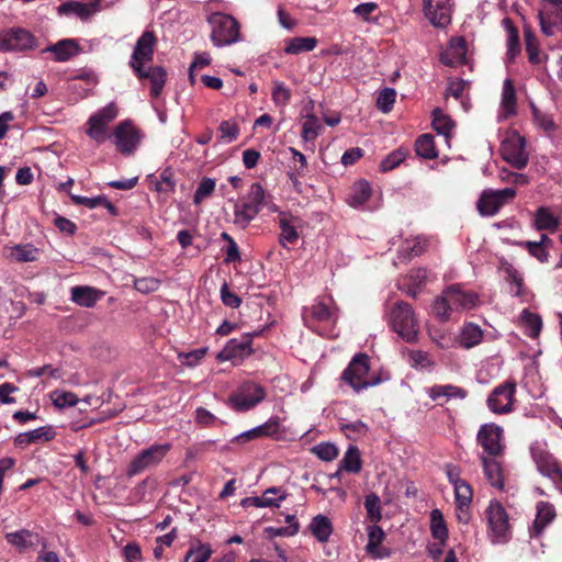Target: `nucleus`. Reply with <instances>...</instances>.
<instances>
[{"label":"nucleus","instance_id":"1","mask_svg":"<svg viewBox=\"0 0 562 562\" xmlns=\"http://www.w3.org/2000/svg\"><path fill=\"white\" fill-rule=\"evenodd\" d=\"M390 324L393 330L405 341L414 342L417 340L419 326L412 306L403 301H398L389 313Z\"/></svg>","mask_w":562,"mask_h":562},{"label":"nucleus","instance_id":"2","mask_svg":"<svg viewBox=\"0 0 562 562\" xmlns=\"http://www.w3.org/2000/svg\"><path fill=\"white\" fill-rule=\"evenodd\" d=\"M369 357L366 353L356 355L342 372V380L356 393L380 384L378 376H369Z\"/></svg>","mask_w":562,"mask_h":562},{"label":"nucleus","instance_id":"3","mask_svg":"<svg viewBox=\"0 0 562 562\" xmlns=\"http://www.w3.org/2000/svg\"><path fill=\"white\" fill-rule=\"evenodd\" d=\"M207 21L212 27L211 41L215 46H227L240 40L239 23L232 15L214 12Z\"/></svg>","mask_w":562,"mask_h":562},{"label":"nucleus","instance_id":"4","mask_svg":"<svg viewBox=\"0 0 562 562\" xmlns=\"http://www.w3.org/2000/svg\"><path fill=\"white\" fill-rule=\"evenodd\" d=\"M265 201V189L260 183H252L246 201L234 206V224L245 228L258 215Z\"/></svg>","mask_w":562,"mask_h":562},{"label":"nucleus","instance_id":"5","mask_svg":"<svg viewBox=\"0 0 562 562\" xmlns=\"http://www.w3.org/2000/svg\"><path fill=\"white\" fill-rule=\"evenodd\" d=\"M170 448L171 446L169 443H160L143 449L131 460L126 468V475L133 477L147 470L157 468L162 462Z\"/></svg>","mask_w":562,"mask_h":562},{"label":"nucleus","instance_id":"6","mask_svg":"<svg viewBox=\"0 0 562 562\" xmlns=\"http://www.w3.org/2000/svg\"><path fill=\"white\" fill-rule=\"evenodd\" d=\"M266 389L254 382L246 381L229 396V404L236 412H247L266 398Z\"/></svg>","mask_w":562,"mask_h":562},{"label":"nucleus","instance_id":"7","mask_svg":"<svg viewBox=\"0 0 562 562\" xmlns=\"http://www.w3.org/2000/svg\"><path fill=\"white\" fill-rule=\"evenodd\" d=\"M486 518L490 527V538L493 543H505L510 538L508 516L498 501H492L486 508Z\"/></svg>","mask_w":562,"mask_h":562},{"label":"nucleus","instance_id":"8","mask_svg":"<svg viewBox=\"0 0 562 562\" xmlns=\"http://www.w3.org/2000/svg\"><path fill=\"white\" fill-rule=\"evenodd\" d=\"M119 109L114 102H110L88 120L87 135L97 143H103L108 137V125L116 119Z\"/></svg>","mask_w":562,"mask_h":562},{"label":"nucleus","instance_id":"9","mask_svg":"<svg viewBox=\"0 0 562 562\" xmlns=\"http://www.w3.org/2000/svg\"><path fill=\"white\" fill-rule=\"evenodd\" d=\"M259 331L246 333L239 338H232L225 347L217 353L216 359L221 362L233 361L240 362L252 352V338L258 336Z\"/></svg>","mask_w":562,"mask_h":562},{"label":"nucleus","instance_id":"10","mask_svg":"<svg viewBox=\"0 0 562 562\" xmlns=\"http://www.w3.org/2000/svg\"><path fill=\"white\" fill-rule=\"evenodd\" d=\"M514 188H505L502 190H484L477 200L476 207L481 215H495L508 201L516 196Z\"/></svg>","mask_w":562,"mask_h":562},{"label":"nucleus","instance_id":"11","mask_svg":"<svg viewBox=\"0 0 562 562\" xmlns=\"http://www.w3.org/2000/svg\"><path fill=\"white\" fill-rule=\"evenodd\" d=\"M525 146V138L517 132L508 133L501 146L503 159L517 169L526 167L529 157Z\"/></svg>","mask_w":562,"mask_h":562},{"label":"nucleus","instance_id":"12","mask_svg":"<svg viewBox=\"0 0 562 562\" xmlns=\"http://www.w3.org/2000/svg\"><path fill=\"white\" fill-rule=\"evenodd\" d=\"M516 394V383L506 381L496 386L487 397V407L491 412L498 415L512 413L514 411Z\"/></svg>","mask_w":562,"mask_h":562},{"label":"nucleus","instance_id":"13","mask_svg":"<svg viewBox=\"0 0 562 562\" xmlns=\"http://www.w3.org/2000/svg\"><path fill=\"white\" fill-rule=\"evenodd\" d=\"M157 38L153 31H145L137 40L130 66L136 75H143V67L151 63Z\"/></svg>","mask_w":562,"mask_h":562},{"label":"nucleus","instance_id":"14","mask_svg":"<svg viewBox=\"0 0 562 562\" xmlns=\"http://www.w3.org/2000/svg\"><path fill=\"white\" fill-rule=\"evenodd\" d=\"M312 319L319 325H311L313 330L324 337L335 336L333 325L336 322V313L330 306V300H319L311 307Z\"/></svg>","mask_w":562,"mask_h":562},{"label":"nucleus","instance_id":"15","mask_svg":"<svg viewBox=\"0 0 562 562\" xmlns=\"http://www.w3.org/2000/svg\"><path fill=\"white\" fill-rule=\"evenodd\" d=\"M477 442L487 457H499L504 451L503 428L496 424H484L477 431Z\"/></svg>","mask_w":562,"mask_h":562},{"label":"nucleus","instance_id":"16","mask_svg":"<svg viewBox=\"0 0 562 562\" xmlns=\"http://www.w3.org/2000/svg\"><path fill=\"white\" fill-rule=\"evenodd\" d=\"M35 46L34 36L23 29H10L0 33V52H24Z\"/></svg>","mask_w":562,"mask_h":562},{"label":"nucleus","instance_id":"17","mask_svg":"<svg viewBox=\"0 0 562 562\" xmlns=\"http://www.w3.org/2000/svg\"><path fill=\"white\" fill-rule=\"evenodd\" d=\"M113 136L117 150L124 155L134 154L142 138L139 131L130 121L121 122Z\"/></svg>","mask_w":562,"mask_h":562},{"label":"nucleus","instance_id":"18","mask_svg":"<svg viewBox=\"0 0 562 562\" xmlns=\"http://www.w3.org/2000/svg\"><path fill=\"white\" fill-rule=\"evenodd\" d=\"M452 0H423V11L436 27H445L451 21Z\"/></svg>","mask_w":562,"mask_h":562},{"label":"nucleus","instance_id":"19","mask_svg":"<svg viewBox=\"0 0 562 562\" xmlns=\"http://www.w3.org/2000/svg\"><path fill=\"white\" fill-rule=\"evenodd\" d=\"M453 312L472 310L479 305V296L472 291H465L460 284H452L445 290Z\"/></svg>","mask_w":562,"mask_h":562},{"label":"nucleus","instance_id":"20","mask_svg":"<svg viewBox=\"0 0 562 562\" xmlns=\"http://www.w3.org/2000/svg\"><path fill=\"white\" fill-rule=\"evenodd\" d=\"M279 243L283 248H290L299 239L297 228L301 226V220L291 213L280 212L279 213Z\"/></svg>","mask_w":562,"mask_h":562},{"label":"nucleus","instance_id":"21","mask_svg":"<svg viewBox=\"0 0 562 562\" xmlns=\"http://www.w3.org/2000/svg\"><path fill=\"white\" fill-rule=\"evenodd\" d=\"M532 459L537 464L538 471L550 480L557 477L562 472L558 461L543 447L533 445L530 448Z\"/></svg>","mask_w":562,"mask_h":562},{"label":"nucleus","instance_id":"22","mask_svg":"<svg viewBox=\"0 0 562 562\" xmlns=\"http://www.w3.org/2000/svg\"><path fill=\"white\" fill-rule=\"evenodd\" d=\"M286 494L281 487H269L261 496L247 497L241 501L244 507L255 506L258 508L280 506V503L285 498Z\"/></svg>","mask_w":562,"mask_h":562},{"label":"nucleus","instance_id":"23","mask_svg":"<svg viewBox=\"0 0 562 562\" xmlns=\"http://www.w3.org/2000/svg\"><path fill=\"white\" fill-rule=\"evenodd\" d=\"M483 472L487 482L497 490L504 488L503 469L497 457L480 454Z\"/></svg>","mask_w":562,"mask_h":562},{"label":"nucleus","instance_id":"24","mask_svg":"<svg viewBox=\"0 0 562 562\" xmlns=\"http://www.w3.org/2000/svg\"><path fill=\"white\" fill-rule=\"evenodd\" d=\"M467 43L462 37L452 38L441 53L440 59L445 65L459 66L465 63Z\"/></svg>","mask_w":562,"mask_h":562},{"label":"nucleus","instance_id":"25","mask_svg":"<svg viewBox=\"0 0 562 562\" xmlns=\"http://www.w3.org/2000/svg\"><path fill=\"white\" fill-rule=\"evenodd\" d=\"M516 91L510 79H506L503 83L502 100L498 111V121H505L516 114Z\"/></svg>","mask_w":562,"mask_h":562},{"label":"nucleus","instance_id":"26","mask_svg":"<svg viewBox=\"0 0 562 562\" xmlns=\"http://www.w3.org/2000/svg\"><path fill=\"white\" fill-rule=\"evenodd\" d=\"M70 292L71 301L83 307H93L104 295L103 291L88 285L74 286Z\"/></svg>","mask_w":562,"mask_h":562},{"label":"nucleus","instance_id":"27","mask_svg":"<svg viewBox=\"0 0 562 562\" xmlns=\"http://www.w3.org/2000/svg\"><path fill=\"white\" fill-rule=\"evenodd\" d=\"M368 543L366 546V551L373 558H384L387 555V552L384 548L381 547L382 541L385 538V533L381 527L373 524L368 526Z\"/></svg>","mask_w":562,"mask_h":562},{"label":"nucleus","instance_id":"28","mask_svg":"<svg viewBox=\"0 0 562 562\" xmlns=\"http://www.w3.org/2000/svg\"><path fill=\"white\" fill-rule=\"evenodd\" d=\"M280 423L278 417H271L262 425H259L252 429L244 431L243 434L235 437V441L252 440L259 437L273 436L279 431Z\"/></svg>","mask_w":562,"mask_h":562},{"label":"nucleus","instance_id":"29","mask_svg":"<svg viewBox=\"0 0 562 562\" xmlns=\"http://www.w3.org/2000/svg\"><path fill=\"white\" fill-rule=\"evenodd\" d=\"M426 392L432 401L443 398L446 402L452 398L464 400L468 395L464 389L452 384L434 385L428 387Z\"/></svg>","mask_w":562,"mask_h":562},{"label":"nucleus","instance_id":"30","mask_svg":"<svg viewBox=\"0 0 562 562\" xmlns=\"http://www.w3.org/2000/svg\"><path fill=\"white\" fill-rule=\"evenodd\" d=\"M79 50L78 44L75 40L66 38L57 42L56 44L49 45L44 52H50L54 54V60L58 63L68 61Z\"/></svg>","mask_w":562,"mask_h":562},{"label":"nucleus","instance_id":"31","mask_svg":"<svg viewBox=\"0 0 562 562\" xmlns=\"http://www.w3.org/2000/svg\"><path fill=\"white\" fill-rule=\"evenodd\" d=\"M59 14L76 15L81 20H88L97 12L95 3H86L79 1H68L57 8Z\"/></svg>","mask_w":562,"mask_h":562},{"label":"nucleus","instance_id":"32","mask_svg":"<svg viewBox=\"0 0 562 562\" xmlns=\"http://www.w3.org/2000/svg\"><path fill=\"white\" fill-rule=\"evenodd\" d=\"M9 544L15 547L19 551H25L33 548L38 541V535L27 529H21L5 535Z\"/></svg>","mask_w":562,"mask_h":562},{"label":"nucleus","instance_id":"33","mask_svg":"<svg viewBox=\"0 0 562 562\" xmlns=\"http://www.w3.org/2000/svg\"><path fill=\"white\" fill-rule=\"evenodd\" d=\"M372 194L371 186L366 180H359L353 183L347 199V203L355 209H360L370 199Z\"/></svg>","mask_w":562,"mask_h":562},{"label":"nucleus","instance_id":"34","mask_svg":"<svg viewBox=\"0 0 562 562\" xmlns=\"http://www.w3.org/2000/svg\"><path fill=\"white\" fill-rule=\"evenodd\" d=\"M560 218L549 207H539L533 215V226L537 231H549L551 233L559 228Z\"/></svg>","mask_w":562,"mask_h":562},{"label":"nucleus","instance_id":"35","mask_svg":"<svg viewBox=\"0 0 562 562\" xmlns=\"http://www.w3.org/2000/svg\"><path fill=\"white\" fill-rule=\"evenodd\" d=\"M432 126L439 135L443 136L446 144L450 146L454 122L440 109H435L432 112Z\"/></svg>","mask_w":562,"mask_h":562},{"label":"nucleus","instance_id":"36","mask_svg":"<svg viewBox=\"0 0 562 562\" xmlns=\"http://www.w3.org/2000/svg\"><path fill=\"white\" fill-rule=\"evenodd\" d=\"M312 535L322 543L327 542L333 533V524L325 515L315 516L310 526Z\"/></svg>","mask_w":562,"mask_h":562},{"label":"nucleus","instance_id":"37","mask_svg":"<svg viewBox=\"0 0 562 562\" xmlns=\"http://www.w3.org/2000/svg\"><path fill=\"white\" fill-rule=\"evenodd\" d=\"M555 517L554 507L546 502H539L537 504V515L533 521V531L536 535H540L543 529L552 522Z\"/></svg>","mask_w":562,"mask_h":562},{"label":"nucleus","instance_id":"38","mask_svg":"<svg viewBox=\"0 0 562 562\" xmlns=\"http://www.w3.org/2000/svg\"><path fill=\"white\" fill-rule=\"evenodd\" d=\"M138 78H148L151 83L150 93L158 97L165 86L166 71L161 67H143V75H136Z\"/></svg>","mask_w":562,"mask_h":562},{"label":"nucleus","instance_id":"39","mask_svg":"<svg viewBox=\"0 0 562 562\" xmlns=\"http://www.w3.org/2000/svg\"><path fill=\"white\" fill-rule=\"evenodd\" d=\"M483 337V330L473 323L465 324L459 335V344L463 348L470 349L479 345Z\"/></svg>","mask_w":562,"mask_h":562},{"label":"nucleus","instance_id":"40","mask_svg":"<svg viewBox=\"0 0 562 562\" xmlns=\"http://www.w3.org/2000/svg\"><path fill=\"white\" fill-rule=\"evenodd\" d=\"M40 249L31 244L14 245L10 249V258L19 262H32L38 259Z\"/></svg>","mask_w":562,"mask_h":562},{"label":"nucleus","instance_id":"41","mask_svg":"<svg viewBox=\"0 0 562 562\" xmlns=\"http://www.w3.org/2000/svg\"><path fill=\"white\" fill-rule=\"evenodd\" d=\"M317 45L315 37H293L286 42L284 53L289 55H299L304 52H312Z\"/></svg>","mask_w":562,"mask_h":562},{"label":"nucleus","instance_id":"42","mask_svg":"<svg viewBox=\"0 0 562 562\" xmlns=\"http://www.w3.org/2000/svg\"><path fill=\"white\" fill-rule=\"evenodd\" d=\"M506 281L510 283V292L515 296L522 295L524 278L521 273L509 262L502 263Z\"/></svg>","mask_w":562,"mask_h":562},{"label":"nucleus","instance_id":"43","mask_svg":"<svg viewBox=\"0 0 562 562\" xmlns=\"http://www.w3.org/2000/svg\"><path fill=\"white\" fill-rule=\"evenodd\" d=\"M361 468L362 461L360 458L359 449L355 446H350L340 461L339 470L349 473H358L360 472Z\"/></svg>","mask_w":562,"mask_h":562},{"label":"nucleus","instance_id":"44","mask_svg":"<svg viewBox=\"0 0 562 562\" xmlns=\"http://www.w3.org/2000/svg\"><path fill=\"white\" fill-rule=\"evenodd\" d=\"M430 530L436 540L441 541V544L446 543L449 533L443 516L439 509H432L430 513Z\"/></svg>","mask_w":562,"mask_h":562},{"label":"nucleus","instance_id":"45","mask_svg":"<svg viewBox=\"0 0 562 562\" xmlns=\"http://www.w3.org/2000/svg\"><path fill=\"white\" fill-rule=\"evenodd\" d=\"M520 319L525 326V334L531 338H536L542 328V321L538 314L524 310Z\"/></svg>","mask_w":562,"mask_h":562},{"label":"nucleus","instance_id":"46","mask_svg":"<svg viewBox=\"0 0 562 562\" xmlns=\"http://www.w3.org/2000/svg\"><path fill=\"white\" fill-rule=\"evenodd\" d=\"M416 154L426 159H434L438 156L434 137L429 134L419 136L415 143Z\"/></svg>","mask_w":562,"mask_h":562},{"label":"nucleus","instance_id":"47","mask_svg":"<svg viewBox=\"0 0 562 562\" xmlns=\"http://www.w3.org/2000/svg\"><path fill=\"white\" fill-rule=\"evenodd\" d=\"M408 361L417 370H431L435 366L432 357L423 350L408 351Z\"/></svg>","mask_w":562,"mask_h":562},{"label":"nucleus","instance_id":"48","mask_svg":"<svg viewBox=\"0 0 562 562\" xmlns=\"http://www.w3.org/2000/svg\"><path fill=\"white\" fill-rule=\"evenodd\" d=\"M322 124L319 120L314 115L310 114L303 121L301 136L304 142H313L319 134Z\"/></svg>","mask_w":562,"mask_h":562},{"label":"nucleus","instance_id":"49","mask_svg":"<svg viewBox=\"0 0 562 562\" xmlns=\"http://www.w3.org/2000/svg\"><path fill=\"white\" fill-rule=\"evenodd\" d=\"M213 553V550L207 543H198L196 546H191L188 550L183 562H188L192 559V562H207Z\"/></svg>","mask_w":562,"mask_h":562},{"label":"nucleus","instance_id":"50","mask_svg":"<svg viewBox=\"0 0 562 562\" xmlns=\"http://www.w3.org/2000/svg\"><path fill=\"white\" fill-rule=\"evenodd\" d=\"M503 24L506 26L508 38H507V56L509 59H514L519 53V36L517 29L512 24L509 19H504Z\"/></svg>","mask_w":562,"mask_h":562},{"label":"nucleus","instance_id":"51","mask_svg":"<svg viewBox=\"0 0 562 562\" xmlns=\"http://www.w3.org/2000/svg\"><path fill=\"white\" fill-rule=\"evenodd\" d=\"M431 308L434 315L442 322L448 321L450 318L451 313L453 312L450 302H448V297L445 291L440 296L436 297Z\"/></svg>","mask_w":562,"mask_h":562},{"label":"nucleus","instance_id":"52","mask_svg":"<svg viewBox=\"0 0 562 562\" xmlns=\"http://www.w3.org/2000/svg\"><path fill=\"white\" fill-rule=\"evenodd\" d=\"M364 507L367 510V517L371 522L376 524L381 520V501L376 494L371 493L366 496Z\"/></svg>","mask_w":562,"mask_h":562},{"label":"nucleus","instance_id":"53","mask_svg":"<svg viewBox=\"0 0 562 562\" xmlns=\"http://www.w3.org/2000/svg\"><path fill=\"white\" fill-rule=\"evenodd\" d=\"M272 101L278 108H285L291 100V90L281 81L273 82Z\"/></svg>","mask_w":562,"mask_h":562},{"label":"nucleus","instance_id":"54","mask_svg":"<svg viewBox=\"0 0 562 562\" xmlns=\"http://www.w3.org/2000/svg\"><path fill=\"white\" fill-rule=\"evenodd\" d=\"M396 99V91L393 88H384L379 92L376 108L383 113H389Z\"/></svg>","mask_w":562,"mask_h":562},{"label":"nucleus","instance_id":"55","mask_svg":"<svg viewBox=\"0 0 562 562\" xmlns=\"http://www.w3.org/2000/svg\"><path fill=\"white\" fill-rule=\"evenodd\" d=\"M220 138L228 144L234 142L239 135V127L234 121H223L218 126Z\"/></svg>","mask_w":562,"mask_h":562},{"label":"nucleus","instance_id":"56","mask_svg":"<svg viewBox=\"0 0 562 562\" xmlns=\"http://www.w3.org/2000/svg\"><path fill=\"white\" fill-rule=\"evenodd\" d=\"M424 241L417 237L413 240H406L398 250L400 257L408 259L414 256H419L424 251Z\"/></svg>","mask_w":562,"mask_h":562},{"label":"nucleus","instance_id":"57","mask_svg":"<svg viewBox=\"0 0 562 562\" xmlns=\"http://www.w3.org/2000/svg\"><path fill=\"white\" fill-rule=\"evenodd\" d=\"M215 190V180L212 178H203L199 183L194 196V204H200L204 199L209 198Z\"/></svg>","mask_w":562,"mask_h":562},{"label":"nucleus","instance_id":"58","mask_svg":"<svg viewBox=\"0 0 562 562\" xmlns=\"http://www.w3.org/2000/svg\"><path fill=\"white\" fill-rule=\"evenodd\" d=\"M535 122L546 132L555 131L557 126L551 115L541 112L533 103L530 104Z\"/></svg>","mask_w":562,"mask_h":562},{"label":"nucleus","instance_id":"59","mask_svg":"<svg viewBox=\"0 0 562 562\" xmlns=\"http://www.w3.org/2000/svg\"><path fill=\"white\" fill-rule=\"evenodd\" d=\"M406 158V153L403 149H396L389 154L380 164V169L383 172L391 171L398 167Z\"/></svg>","mask_w":562,"mask_h":562},{"label":"nucleus","instance_id":"60","mask_svg":"<svg viewBox=\"0 0 562 562\" xmlns=\"http://www.w3.org/2000/svg\"><path fill=\"white\" fill-rule=\"evenodd\" d=\"M518 246L524 247L528 250L529 255L539 260L540 262H547L549 260V252L544 247L540 246L536 241L525 240L518 241Z\"/></svg>","mask_w":562,"mask_h":562},{"label":"nucleus","instance_id":"61","mask_svg":"<svg viewBox=\"0 0 562 562\" xmlns=\"http://www.w3.org/2000/svg\"><path fill=\"white\" fill-rule=\"evenodd\" d=\"M313 452L323 461H333L338 456L337 447L331 442H321L313 448Z\"/></svg>","mask_w":562,"mask_h":562},{"label":"nucleus","instance_id":"62","mask_svg":"<svg viewBox=\"0 0 562 562\" xmlns=\"http://www.w3.org/2000/svg\"><path fill=\"white\" fill-rule=\"evenodd\" d=\"M456 504L470 505L473 497L471 485L467 482H459L454 485Z\"/></svg>","mask_w":562,"mask_h":562},{"label":"nucleus","instance_id":"63","mask_svg":"<svg viewBox=\"0 0 562 562\" xmlns=\"http://www.w3.org/2000/svg\"><path fill=\"white\" fill-rule=\"evenodd\" d=\"M550 7L548 8L546 15L547 20L552 25L562 29V0H547Z\"/></svg>","mask_w":562,"mask_h":562},{"label":"nucleus","instance_id":"64","mask_svg":"<svg viewBox=\"0 0 562 562\" xmlns=\"http://www.w3.org/2000/svg\"><path fill=\"white\" fill-rule=\"evenodd\" d=\"M155 189L161 193L172 192L175 190V181L170 170L165 169L155 183Z\"/></svg>","mask_w":562,"mask_h":562}]
</instances>
